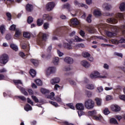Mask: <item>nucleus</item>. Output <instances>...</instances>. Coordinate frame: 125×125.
Instances as JSON below:
<instances>
[{"instance_id": "5fc2aeb1", "label": "nucleus", "mask_w": 125, "mask_h": 125, "mask_svg": "<svg viewBox=\"0 0 125 125\" xmlns=\"http://www.w3.org/2000/svg\"><path fill=\"white\" fill-rule=\"evenodd\" d=\"M104 115H108L110 114V111H109V109L106 108L104 110Z\"/></svg>"}, {"instance_id": "2f4dec72", "label": "nucleus", "mask_w": 125, "mask_h": 125, "mask_svg": "<svg viewBox=\"0 0 125 125\" xmlns=\"http://www.w3.org/2000/svg\"><path fill=\"white\" fill-rule=\"evenodd\" d=\"M24 110L27 112L32 110V106L29 104H26L24 106Z\"/></svg>"}, {"instance_id": "ea45409f", "label": "nucleus", "mask_w": 125, "mask_h": 125, "mask_svg": "<svg viewBox=\"0 0 125 125\" xmlns=\"http://www.w3.org/2000/svg\"><path fill=\"white\" fill-rule=\"evenodd\" d=\"M31 61L34 66H38V65H39V61L35 59H31Z\"/></svg>"}, {"instance_id": "13d9d810", "label": "nucleus", "mask_w": 125, "mask_h": 125, "mask_svg": "<svg viewBox=\"0 0 125 125\" xmlns=\"http://www.w3.org/2000/svg\"><path fill=\"white\" fill-rule=\"evenodd\" d=\"M74 4L75 5H77V6H79V7H81V6H82V3H79V2H78V1L75 0L74 1Z\"/></svg>"}, {"instance_id": "9d476101", "label": "nucleus", "mask_w": 125, "mask_h": 125, "mask_svg": "<svg viewBox=\"0 0 125 125\" xmlns=\"http://www.w3.org/2000/svg\"><path fill=\"white\" fill-rule=\"evenodd\" d=\"M55 2L51 1L46 4L45 8L47 11H51L55 7Z\"/></svg>"}, {"instance_id": "2eb2a0df", "label": "nucleus", "mask_w": 125, "mask_h": 125, "mask_svg": "<svg viewBox=\"0 0 125 125\" xmlns=\"http://www.w3.org/2000/svg\"><path fill=\"white\" fill-rule=\"evenodd\" d=\"M64 61L67 64H73L74 63V60L70 57H66L64 59Z\"/></svg>"}, {"instance_id": "423d86ee", "label": "nucleus", "mask_w": 125, "mask_h": 125, "mask_svg": "<svg viewBox=\"0 0 125 125\" xmlns=\"http://www.w3.org/2000/svg\"><path fill=\"white\" fill-rule=\"evenodd\" d=\"M55 72H56V68L55 67H49L45 70L46 76L49 77L51 74H54Z\"/></svg>"}, {"instance_id": "0eeeda50", "label": "nucleus", "mask_w": 125, "mask_h": 125, "mask_svg": "<svg viewBox=\"0 0 125 125\" xmlns=\"http://www.w3.org/2000/svg\"><path fill=\"white\" fill-rule=\"evenodd\" d=\"M8 62V56L4 54L0 57V66H2Z\"/></svg>"}, {"instance_id": "4468645a", "label": "nucleus", "mask_w": 125, "mask_h": 125, "mask_svg": "<svg viewBox=\"0 0 125 125\" xmlns=\"http://www.w3.org/2000/svg\"><path fill=\"white\" fill-rule=\"evenodd\" d=\"M43 20H46V21H50L52 20V17L49 14H44L42 16Z\"/></svg>"}, {"instance_id": "603ef678", "label": "nucleus", "mask_w": 125, "mask_h": 125, "mask_svg": "<svg viewBox=\"0 0 125 125\" xmlns=\"http://www.w3.org/2000/svg\"><path fill=\"white\" fill-rule=\"evenodd\" d=\"M66 105L67 106L69 107L70 109H72V110H75V106H74V104H68Z\"/></svg>"}, {"instance_id": "4d7b16f0", "label": "nucleus", "mask_w": 125, "mask_h": 125, "mask_svg": "<svg viewBox=\"0 0 125 125\" xmlns=\"http://www.w3.org/2000/svg\"><path fill=\"white\" fill-rule=\"evenodd\" d=\"M5 30V28H4V26L1 25L0 27V31L1 34H3V32H4Z\"/></svg>"}, {"instance_id": "dca6fc26", "label": "nucleus", "mask_w": 125, "mask_h": 125, "mask_svg": "<svg viewBox=\"0 0 125 125\" xmlns=\"http://www.w3.org/2000/svg\"><path fill=\"white\" fill-rule=\"evenodd\" d=\"M103 8L104 9V10H110L111 8H112V5L108 3H104L103 4Z\"/></svg>"}, {"instance_id": "7c9ffc66", "label": "nucleus", "mask_w": 125, "mask_h": 125, "mask_svg": "<svg viewBox=\"0 0 125 125\" xmlns=\"http://www.w3.org/2000/svg\"><path fill=\"white\" fill-rule=\"evenodd\" d=\"M54 93L51 92L50 94V95L47 96V98H48L49 99H51V100H55V98L54 97L55 96Z\"/></svg>"}, {"instance_id": "0e129e2a", "label": "nucleus", "mask_w": 125, "mask_h": 125, "mask_svg": "<svg viewBox=\"0 0 125 125\" xmlns=\"http://www.w3.org/2000/svg\"><path fill=\"white\" fill-rule=\"evenodd\" d=\"M98 92H102L103 91V87L100 86L97 88Z\"/></svg>"}, {"instance_id": "c9c22d12", "label": "nucleus", "mask_w": 125, "mask_h": 125, "mask_svg": "<svg viewBox=\"0 0 125 125\" xmlns=\"http://www.w3.org/2000/svg\"><path fill=\"white\" fill-rule=\"evenodd\" d=\"M110 124H114V125H119L118 121H117V120H116L115 118L110 119Z\"/></svg>"}, {"instance_id": "aec40b11", "label": "nucleus", "mask_w": 125, "mask_h": 125, "mask_svg": "<svg viewBox=\"0 0 125 125\" xmlns=\"http://www.w3.org/2000/svg\"><path fill=\"white\" fill-rule=\"evenodd\" d=\"M119 8L122 12H125V2H121L120 4Z\"/></svg>"}, {"instance_id": "393cba45", "label": "nucleus", "mask_w": 125, "mask_h": 125, "mask_svg": "<svg viewBox=\"0 0 125 125\" xmlns=\"http://www.w3.org/2000/svg\"><path fill=\"white\" fill-rule=\"evenodd\" d=\"M107 23H118V20L115 18H109L107 20Z\"/></svg>"}, {"instance_id": "b1692460", "label": "nucleus", "mask_w": 125, "mask_h": 125, "mask_svg": "<svg viewBox=\"0 0 125 125\" xmlns=\"http://www.w3.org/2000/svg\"><path fill=\"white\" fill-rule=\"evenodd\" d=\"M15 31V37H16V38H19V37L21 36V30H20L19 28H16Z\"/></svg>"}, {"instance_id": "c85d7f7f", "label": "nucleus", "mask_w": 125, "mask_h": 125, "mask_svg": "<svg viewBox=\"0 0 125 125\" xmlns=\"http://www.w3.org/2000/svg\"><path fill=\"white\" fill-rule=\"evenodd\" d=\"M26 9L27 11L31 12L33 10V5L30 4H27L26 6Z\"/></svg>"}, {"instance_id": "bf43d9fd", "label": "nucleus", "mask_w": 125, "mask_h": 125, "mask_svg": "<svg viewBox=\"0 0 125 125\" xmlns=\"http://www.w3.org/2000/svg\"><path fill=\"white\" fill-rule=\"evenodd\" d=\"M79 33H80V36H81V37H82V38H84V35H85L84 31L81 30H80Z\"/></svg>"}, {"instance_id": "de8ad7c7", "label": "nucleus", "mask_w": 125, "mask_h": 125, "mask_svg": "<svg viewBox=\"0 0 125 125\" xmlns=\"http://www.w3.org/2000/svg\"><path fill=\"white\" fill-rule=\"evenodd\" d=\"M85 93L87 97H91L92 96V93L89 91H86Z\"/></svg>"}, {"instance_id": "6ab92c4d", "label": "nucleus", "mask_w": 125, "mask_h": 125, "mask_svg": "<svg viewBox=\"0 0 125 125\" xmlns=\"http://www.w3.org/2000/svg\"><path fill=\"white\" fill-rule=\"evenodd\" d=\"M81 65L84 67V68H89L90 67V63L86 61H83L81 62Z\"/></svg>"}, {"instance_id": "4be33fe9", "label": "nucleus", "mask_w": 125, "mask_h": 125, "mask_svg": "<svg viewBox=\"0 0 125 125\" xmlns=\"http://www.w3.org/2000/svg\"><path fill=\"white\" fill-rule=\"evenodd\" d=\"M86 88H87V89H89L90 90H92L95 88V86H94V84H87L85 86Z\"/></svg>"}, {"instance_id": "5701e85b", "label": "nucleus", "mask_w": 125, "mask_h": 125, "mask_svg": "<svg viewBox=\"0 0 125 125\" xmlns=\"http://www.w3.org/2000/svg\"><path fill=\"white\" fill-rule=\"evenodd\" d=\"M93 119L95 120L96 121H103V117L101 115L99 114L98 116L95 115L93 117Z\"/></svg>"}, {"instance_id": "4c0bfd02", "label": "nucleus", "mask_w": 125, "mask_h": 125, "mask_svg": "<svg viewBox=\"0 0 125 125\" xmlns=\"http://www.w3.org/2000/svg\"><path fill=\"white\" fill-rule=\"evenodd\" d=\"M10 46L11 48L13 49V50H15V51H17L18 50V46H17V45L14 44H11Z\"/></svg>"}, {"instance_id": "f704fd0d", "label": "nucleus", "mask_w": 125, "mask_h": 125, "mask_svg": "<svg viewBox=\"0 0 125 125\" xmlns=\"http://www.w3.org/2000/svg\"><path fill=\"white\" fill-rule=\"evenodd\" d=\"M23 37L24 38H26L27 39H30L31 38V33L27 32H24Z\"/></svg>"}, {"instance_id": "a878e982", "label": "nucleus", "mask_w": 125, "mask_h": 125, "mask_svg": "<svg viewBox=\"0 0 125 125\" xmlns=\"http://www.w3.org/2000/svg\"><path fill=\"white\" fill-rule=\"evenodd\" d=\"M95 101L97 106H101V104H102V99L96 98L95 99Z\"/></svg>"}, {"instance_id": "473e14b6", "label": "nucleus", "mask_w": 125, "mask_h": 125, "mask_svg": "<svg viewBox=\"0 0 125 125\" xmlns=\"http://www.w3.org/2000/svg\"><path fill=\"white\" fill-rule=\"evenodd\" d=\"M29 73L32 78H35V77H36L37 75V72H36V70L34 69H31Z\"/></svg>"}, {"instance_id": "69168bd1", "label": "nucleus", "mask_w": 125, "mask_h": 125, "mask_svg": "<svg viewBox=\"0 0 125 125\" xmlns=\"http://www.w3.org/2000/svg\"><path fill=\"white\" fill-rule=\"evenodd\" d=\"M2 80H6V78L4 77V75L0 74V81H2Z\"/></svg>"}, {"instance_id": "6e6552de", "label": "nucleus", "mask_w": 125, "mask_h": 125, "mask_svg": "<svg viewBox=\"0 0 125 125\" xmlns=\"http://www.w3.org/2000/svg\"><path fill=\"white\" fill-rule=\"evenodd\" d=\"M76 108L77 110H79L80 111H78V115L79 117H82L83 115V110H84V106H83V104L82 103H78L76 105Z\"/></svg>"}, {"instance_id": "c03bdc74", "label": "nucleus", "mask_w": 125, "mask_h": 125, "mask_svg": "<svg viewBox=\"0 0 125 125\" xmlns=\"http://www.w3.org/2000/svg\"><path fill=\"white\" fill-rule=\"evenodd\" d=\"M71 8V5L69 4V3H66L65 4H64L62 6V8H66V9H68V10Z\"/></svg>"}, {"instance_id": "09e8293b", "label": "nucleus", "mask_w": 125, "mask_h": 125, "mask_svg": "<svg viewBox=\"0 0 125 125\" xmlns=\"http://www.w3.org/2000/svg\"><path fill=\"white\" fill-rule=\"evenodd\" d=\"M31 98H32L33 100H34V101H35L36 103H38V102H39V99H38V98H37V97H36V96L32 95L31 96Z\"/></svg>"}, {"instance_id": "49530a36", "label": "nucleus", "mask_w": 125, "mask_h": 125, "mask_svg": "<svg viewBox=\"0 0 125 125\" xmlns=\"http://www.w3.org/2000/svg\"><path fill=\"white\" fill-rule=\"evenodd\" d=\"M75 41H76V42H83V39H82L80 38V37H79L78 36H75Z\"/></svg>"}, {"instance_id": "6e6d98bb", "label": "nucleus", "mask_w": 125, "mask_h": 125, "mask_svg": "<svg viewBox=\"0 0 125 125\" xmlns=\"http://www.w3.org/2000/svg\"><path fill=\"white\" fill-rule=\"evenodd\" d=\"M6 15L8 18V20H11V14H10V13H6Z\"/></svg>"}, {"instance_id": "f8f14e48", "label": "nucleus", "mask_w": 125, "mask_h": 125, "mask_svg": "<svg viewBox=\"0 0 125 125\" xmlns=\"http://www.w3.org/2000/svg\"><path fill=\"white\" fill-rule=\"evenodd\" d=\"M70 23L73 26H74V27H77V26L80 25V21H79L77 18L72 19L70 21Z\"/></svg>"}, {"instance_id": "052dcab7", "label": "nucleus", "mask_w": 125, "mask_h": 125, "mask_svg": "<svg viewBox=\"0 0 125 125\" xmlns=\"http://www.w3.org/2000/svg\"><path fill=\"white\" fill-rule=\"evenodd\" d=\"M114 55H116V56H118L119 57H121V58H123V54L122 53H119L118 52L114 53Z\"/></svg>"}, {"instance_id": "3c124183", "label": "nucleus", "mask_w": 125, "mask_h": 125, "mask_svg": "<svg viewBox=\"0 0 125 125\" xmlns=\"http://www.w3.org/2000/svg\"><path fill=\"white\" fill-rule=\"evenodd\" d=\"M33 21H34V19H33V18H32V17H29L27 19L28 23L29 24H31V23H32V22H33Z\"/></svg>"}, {"instance_id": "8fccbe9b", "label": "nucleus", "mask_w": 125, "mask_h": 125, "mask_svg": "<svg viewBox=\"0 0 125 125\" xmlns=\"http://www.w3.org/2000/svg\"><path fill=\"white\" fill-rule=\"evenodd\" d=\"M9 29L10 30V31H15V30H16V25L15 24H13L12 25Z\"/></svg>"}, {"instance_id": "20e7f679", "label": "nucleus", "mask_w": 125, "mask_h": 125, "mask_svg": "<svg viewBox=\"0 0 125 125\" xmlns=\"http://www.w3.org/2000/svg\"><path fill=\"white\" fill-rule=\"evenodd\" d=\"M13 82L17 86V87H18L19 89H20L21 92H22L24 95H25V96H28V93L25 90L24 88L21 87V86L23 85L22 81H21V80H14Z\"/></svg>"}, {"instance_id": "cd10ccee", "label": "nucleus", "mask_w": 125, "mask_h": 125, "mask_svg": "<svg viewBox=\"0 0 125 125\" xmlns=\"http://www.w3.org/2000/svg\"><path fill=\"white\" fill-rule=\"evenodd\" d=\"M93 14L95 16H100L101 15V11L98 9L94 11Z\"/></svg>"}, {"instance_id": "9b49d317", "label": "nucleus", "mask_w": 125, "mask_h": 125, "mask_svg": "<svg viewBox=\"0 0 125 125\" xmlns=\"http://www.w3.org/2000/svg\"><path fill=\"white\" fill-rule=\"evenodd\" d=\"M111 42L113 44H119V43H125V39H121L120 41L116 39H112Z\"/></svg>"}, {"instance_id": "a18cd8bd", "label": "nucleus", "mask_w": 125, "mask_h": 125, "mask_svg": "<svg viewBox=\"0 0 125 125\" xmlns=\"http://www.w3.org/2000/svg\"><path fill=\"white\" fill-rule=\"evenodd\" d=\"M124 23L125 24H123L121 26V29H124V30L122 31V34L123 35H125V21H124Z\"/></svg>"}, {"instance_id": "79ce46f5", "label": "nucleus", "mask_w": 125, "mask_h": 125, "mask_svg": "<svg viewBox=\"0 0 125 125\" xmlns=\"http://www.w3.org/2000/svg\"><path fill=\"white\" fill-rule=\"evenodd\" d=\"M35 82L37 84V85H42V82L40 79H37L35 80Z\"/></svg>"}, {"instance_id": "a211bd4d", "label": "nucleus", "mask_w": 125, "mask_h": 125, "mask_svg": "<svg viewBox=\"0 0 125 125\" xmlns=\"http://www.w3.org/2000/svg\"><path fill=\"white\" fill-rule=\"evenodd\" d=\"M60 82V78L57 77L55 78H53L50 80V83L51 84L54 85L55 83H58Z\"/></svg>"}, {"instance_id": "c756f323", "label": "nucleus", "mask_w": 125, "mask_h": 125, "mask_svg": "<svg viewBox=\"0 0 125 125\" xmlns=\"http://www.w3.org/2000/svg\"><path fill=\"white\" fill-rule=\"evenodd\" d=\"M37 26H40L43 24V20L42 19H39L37 21Z\"/></svg>"}, {"instance_id": "774afa93", "label": "nucleus", "mask_w": 125, "mask_h": 125, "mask_svg": "<svg viewBox=\"0 0 125 125\" xmlns=\"http://www.w3.org/2000/svg\"><path fill=\"white\" fill-rule=\"evenodd\" d=\"M77 47H84V44L83 43H80L76 45Z\"/></svg>"}, {"instance_id": "58836bf2", "label": "nucleus", "mask_w": 125, "mask_h": 125, "mask_svg": "<svg viewBox=\"0 0 125 125\" xmlns=\"http://www.w3.org/2000/svg\"><path fill=\"white\" fill-rule=\"evenodd\" d=\"M82 56H83V57H84V58H88V57H89V56H90V54L88 53V52H83V53H82Z\"/></svg>"}, {"instance_id": "1a4fd4ad", "label": "nucleus", "mask_w": 125, "mask_h": 125, "mask_svg": "<svg viewBox=\"0 0 125 125\" xmlns=\"http://www.w3.org/2000/svg\"><path fill=\"white\" fill-rule=\"evenodd\" d=\"M72 40L70 39H66L63 41V46L64 48L67 49H72Z\"/></svg>"}, {"instance_id": "f257e3e1", "label": "nucleus", "mask_w": 125, "mask_h": 125, "mask_svg": "<svg viewBox=\"0 0 125 125\" xmlns=\"http://www.w3.org/2000/svg\"><path fill=\"white\" fill-rule=\"evenodd\" d=\"M99 32H104L105 34L107 37H113L115 36V33H118L120 30L122 31H125V29H122L120 27L117 26H114L105 23H101L98 26Z\"/></svg>"}, {"instance_id": "864d4df0", "label": "nucleus", "mask_w": 125, "mask_h": 125, "mask_svg": "<svg viewBox=\"0 0 125 125\" xmlns=\"http://www.w3.org/2000/svg\"><path fill=\"white\" fill-rule=\"evenodd\" d=\"M113 99V97L111 95H107L106 97L105 100L106 101H109V100H112Z\"/></svg>"}, {"instance_id": "412c9836", "label": "nucleus", "mask_w": 125, "mask_h": 125, "mask_svg": "<svg viewBox=\"0 0 125 125\" xmlns=\"http://www.w3.org/2000/svg\"><path fill=\"white\" fill-rule=\"evenodd\" d=\"M52 62L54 65L56 66L59 64V58L58 57H56L53 59Z\"/></svg>"}, {"instance_id": "e433bc0d", "label": "nucleus", "mask_w": 125, "mask_h": 125, "mask_svg": "<svg viewBox=\"0 0 125 125\" xmlns=\"http://www.w3.org/2000/svg\"><path fill=\"white\" fill-rule=\"evenodd\" d=\"M43 28L45 30H47L49 28V23L48 22H46L43 24Z\"/></svg>"}, {"instance_id": "39448f33", "label": "nucleus", "mask_w": 125, "mask_h": 125, "mask_svg": "<svg viewBox=\"0 0 125 125\" xmlns=\"http://www.w3.org/2000/svg\"><path fill=\"white\" fill-rule=\"evenodd\" d=\"M84 106L86 109H93L94 107V102L90 99L84 101Z\"/></svg>"}, {"instance_id": "f03ea898", "label": "nucleus", "mask_w": 125, "mask_h": 125, "mask_svg": "<svg viewBox=\"0 0 125 125\" xmlns=\"http://www.w3.org/2000/svg\"><path fill=\"white\" fill-rule=\"evenodd\" d=\"M38 44H40V46H42V47H43V46H44L45 45L44 42H46V40H47L46 34L45 33L40 32L38 35Z\"/></svg>"}, {"instance_id": "338daca9", "label": "nucleus", "mask_w": 125, "mask_h": 125, "mask_svg": "<svg viewBox=\"0 0 125 125\" xmlns=\"http://www.w3.org/2000/svg\"><path fill=\"white\" fill-rule=\"evenodd\" d=\"M104 89L106 91H108L109 90H112L113 89V87L110 86V87H105L104 88Z\"/></svg>"}, {"instance_id": "a19ab883", "label": "nucleus", "mask_w": 125, "mask_h": 125, "mask_svg": "<svg viewBox=\"0 0 125 125\" xmlns=\"http://www.w3.org/2000/svg\"><path fill=\"white\" fill-rule=\"evenodd\" d=\"M92 17V15L91 14H89L88 17H87L86 18V21L88 22V23H91V18Z\"/></svg>"}, {"instance_id": "ddd939ff", "label": "nucleus", "mask_w": 125, "mask_h": 125, "mask_svg": "<svg viewBox=\"0 0 125 125\" xmlns=\"http://www.w3.org/2000/svg\"><path fill=\"white\" fill-rule=\"evenodd\" d=\"M110 108L113 112H120V111H121V107L117 104H113L111 105Z\"/></svg>"}, {"instance_id": "7ed1b4c3", "label": "nucleus", "mask_w": 125, "mask_h": 125, "mask_svg": "<svg viewBox=\"0 0 125 125\" xmlns=\"http://www.w3.org/2000/svg\"><path fill=\"white\" fill-rule=\"evenodd\" d=\"M107 76H108L107 72H105L104 75H102L100 73H99V72L94 71L90 75V78L92 80H94L98 78L100 79H106V78H107Z\"/></svg>"}, {"instance_id": "e2e57ef3", "label": "nucleus", "mask_w": 125, "mask_h": 125, "mask_svg": "<svg viewBox=\"0 0 125 125\" xmlns=\"http://www.w3.org/2000/svg\"><path fill=\"white\" fill-rule=\"evenodd\" d=\"M119 98L121 100H123V101H125V95H121L119 96Z\"/></svg>"}, {"instance_id": "f3484780", "label": "nucleus", "mask_w": 125, "mask_h": 125, "mask_svg": "<svg viewBox=\"0 0 125 125\" xmlns=\"http://www.w3.org/2000/svg\"><path fill=\"white\" fill-rule=\"evenodd\" d=\"M116 17L118 20H121V21H123L125 18V16L124 14L122 13L118 12L116 15Z\"/></svg>"}, {"instance_id": "37998d69", "label": "nucleus", "mask_w": 125, "mask_h": 125, "mask_svg": "<svg viewBox=\"0 0 125 125\" xmlns=\"http://www.w3.org/2000/svg\"><path fill=\"white\" fill-rule=\"evenodd\" d=\"M41 91L43 94H47V93H49V90L44 88H42Z\"/></svg>"}, {"instance_id": "72a5a7b5", "label": "nucleus", "mask_w": 125, "mask_h": 125, "mask_svg": "<svg viewBox=\"0 0 125 125\" xmlns=\"http://www.w3.org/2000/svg\"><path fill=\"white\" fill-rule=\"evenodd\" d=\"M88 31L90 34H94V33H95L96 30L94 27H90L88 28Z\"/></svg>"}, {"instance_id": "680f3d73", "label": "nucleus", "mask_w": 125, "mask_h": 125, "mask_svg": "<svg viewBox=\"0 0 125 125\" xmlns=\"http://www.w3.org/2000/svg\"><path fill=\"white\" fill-rule=\"evenodd\" d=\"M19 55L21 57H22V58H25V57L26 56V55H25L23 52H20Z\"/></svg>"}, {"instance_id": "bb28decb", "label": "nucleus", "mask_w": 125, "mask_h": 125, "mask_svg": "<svg viewBox=\"0 0 125 125\" xmlns=\"http://www.w3.org/2000/svg\"><path fill=\"white\" fill-rule=\"evenodd\" d=\"M97 114V112L95 110L88 112V115L90 116V117H92L93 119L94 117H95Z\"/></svg>"}]
</instances>
